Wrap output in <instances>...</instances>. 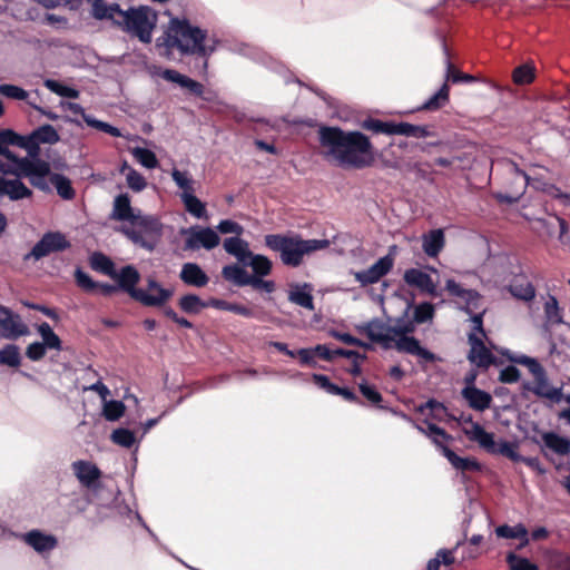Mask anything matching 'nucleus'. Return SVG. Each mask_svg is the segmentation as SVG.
Here are the masks:
<instances>
[{"label":"nucleus","mask_w":570,"mask_h":570,"mask_svg":"<svg viewBox=\"0 0 570 570\" xmlns=\"http://www.w3.org/2000/svg\"><path fill=\"white\" fill-rule=\"evenodd\" d=\"M393 135L425 138L430 136V131L425 126H417L409 122H393Z\"/></svg>","instance_id":"nucleus-39"},{"label":"nucleus","mask_w":570,"mask_h":570,"mask_svg":"<svg viewBox=\"0 0 570 570\" xmlns=\"http://www.w3.org/2000/svg\"><path fill=\"white\" fill-rule=\"evenodd\" d=\"M243 266H248L253 269L254 274L252 276H267L273 268V264L268 257L254 253H252Z\"/></svg>","instance_id":"nucleus-36"},{"label":"nucleus","mask_w":570,"mask_h":570,"mask_svg":"<svg viewBox=\"0 0 570 570\" xmlns=\"http://www.w3.org/2000/svg\"><path fill=\"white\" fill-rule=\"evenodd\" d=\"M265 245L279 254L284 265L297 267L303 263L305 255L327 248L330 240L303 239L298 235L269 234L265 236Z\"/></svg>","instance_id":"nucleus-5"},{"label":"nucleus","mask_w":570,"mask_h":570,"mask_svg":"<svg viewBox=\"0 0 570 570\" xmlns=\"http://www.w3.org/2000/svg\"><path fill=\"white\" fill-rule=\"evenodd\" d=\"M512 77L517 85H527L534 79V70L529 65H522L514 69Z\"/></svg>","instance_id":"nucleus-61"},{"label":"nucleus","mask_w":570,"mask_h":570,"mask_svg":"<svg viewBox=\"0 0 570 570\" xmlns=\"http://www.w3.org/2000/svg\"><path fill=\"white\" fill-rule=\"evenodd\" d=\"M38 333L40 334L42 338V344H45L46 348L61 351V340L59 336L53 332L51 326L48 323H41L38 326Z\"/></svg>","instance_id":"nucleus-44"},{"label":"nucleus","mask_w":570,"mask_h":570,"mask_svg":"<svg viewBox=\"0 0 570 570\" xmlns=\"http://www.w3.org/2000/svg\"><path fill=\"white\" fill-rule=\"evenodd\" d=\"M223 247L227 254L234 256L237 259V262L242 265L245 264L247 258L253 253L249 249L248 242L238 236L225 238L224 243H223Z\"/></svg>","instance_id":"nucleus-27"},{"label":"nucleus","mask_w":570,"mask_h":570,"mask_svg":"<svg viewBox=\"0 0 570 570\" xmlns=\"http://www.w3.org/2000/svg\"><path fill=\"white\" fill-rule=\"evenodd\" d=\"M92 14L100 20H111L145 43L151 41L153 30L157 23L156 12L145 6L121 10L116 3L108 4L104 0H94Z\"/></svg>","instance_id":"nucleus-4"},{"label":"nucleus","mask_w":570,"mask_h":570,"mask_svg":"<svg viewBox=\"0 0 570 570\" xmlns=\"http://www.w3.org/2000/svg\"><path fill=\"white\" fill-rule=\"evenodd\" d=\"M209 305L213 306L214 308L222 309V311H228V312H232V313L245 316V317L254 316V313L250 308H248L244 305L230 303V302H227L224 299H213L209 303Z\"/></svg>","instance_id":"nucleus-50"},{"label":"nucleus","mask_w":570,"mask_h":570,"mask_svg":"<svg viewBox=\"0 0 570 570\" xmlns=\"http://www.w3.org/2000/svg\"><path fill=\"white\" fill-rule=\"evenodd\" d=\"M485 451L492 454H501L514 462H521L523 459V456L519 454V452L517 451V445L508 441L495 443V441L493 440V448L491 450Z\"/></svg>","instance_id":"nucleus-45"},{"label":"nucleus","mask_w":570,"mask_h":570,"mask_svg":"<svg viewBox=\"0 0 570 570\" xmlns=\"http://www.w3.org/2000/svg\"><path fill=\"white\" fill-rule=\"evenodd\" d=\"M0 95L12 100L24 101L29 106L30 101H35V99L31 98V94L29 91L11 83L0 85Z\"/></svg>","instance_id":"nucleus-43"},{"label":"nucleus","mask_w":570,"mask_h":570,"mask_svg":"<svg viewBox=\"0 0 570 570\" xmlns=\"http://www.w3.org/2000/svg\"><path fill=\"white\" fill-rule=\"evenodd\" d=\"M362 128L375 134L393 135V121H382L379 119L368 118L362 122Z\"/></svg>","instance_id":"nucleus-58"},{"label":"nucleus","mask_w":570,"mask_h":570,"mask_svg":"<svg viewBox=\"0 0 570 570\" xmlns=\"http://www.w3.org/2000/svg\"><path fill=\"white\" fill-rule=\"evenodd\" d=\"M46 88H48L51 92L66 98L77 99L80 96L79 90L72 87L65 86L57 80L46 79L43 81Z\"/></svg>","instance_id":"nucleus-51"},{"label":"nucleus","mask_w":570,"mask_h":570,"mask_svg":"<svg viewBox=\"0 0 570 570\" xmlns=\"http://www.w3.org/2000/svg\"><path fill=\"white\" fill-rule=\"evenodd\" d=\"M118 284L119 289L126 292L131 298H136V295L140 294V288H137V284L140 281V274L132 265H127L115 271L111 277Z\"/></svg>","instance_id":"nucleus-17"},{"label":"nucleus","mask_w":570,"mask_h":570,"mask_svg":"<svg viewBox=\"0 0 570 570\" xmlns=\"http://www.w3.org/2000/svg\"><path fill=\"white\" fill-rule=\"evenodd\" d=\"M445 289L449 292L451 296H454L460 299V308L463 309L469 315L485 309L482 306V297L476 291L465 289L461 286V284L456 283L452 278L446 279Z\"/></svg>","instance_id":"nucleus-10"},{"label":"nucleus","mask_w":570,"mask_h":570,"mask_svg":"<svg viewBox=\"0 0 570 570\" xmlns=\"http://www.w3.org/2000/svg\"><path fill=\"white\" fill-rule=\"evenodd\" d=\"M403 278H404V282L410 286L417 287L422 292H425L430 295L436 294V286L434 284L432 277L428 273H425L421 269H417V268L406 269Z\"/></svg>","instance_id":"nucleus-23"},{"label":"nucleus","mask_w":570,"mask_h":570,"mask_svg":"<svg viewBox=\"0 0 570 570\" xmlns=\"http://www.w3.org/2000/svg\"><path fill=\"white\" fill-rule=\"evenodd\" d=\"M50 183L62 199L69 200L75 197V190L71 186V181L66 176L60 174H52L50 176Z\"/></svg>","instance_id":"nucleus-42"},{"label":"nucleus","mask_w":570,"mask_h":570,"mask_svg":"<svg viewBox=\"0 0 570 570\" xmlns=\"http://www.w3.org/2000/svg\"><path fill=\"white\" fill-rule=\"evenodd\" d=\"M495 533L499 538L505 539H520L522 540V546L528 544V530L522 524H517L514 527L510 525H500L495 529Z\"/></svg>","instance_id":"nucleus-40"},{"label":"nucleus","mask_w":570,"mask_h":570,"mask_svg":"<svg viewBox=\"0 0 570 570\" xmlns=\"http://www.w3.org/2000/svg\"><path fill=\"white\" fill-rule=\"evenodd\" d=\"M463 399L469 406L475 411L483 412L490 407L492 396L490 393L475 387L474 385H465L461 392Z\"/></svg>","instance_id":"nucleus-24"},{"label":"nucleus","mask_w":570,"mask_h":570,"mask_svg":"<svg viewBox=\"0 0 570 570\" xmlns=\"http://www.w3.org/2000/svg\"><path fill=\"white\" fill-rule=\"evenodd\" d=\"M544 327L547 330L563 323V317L554 296H549L548 301L544 303Z\"/></svg>","instance_id":"nucleus-37"},{"label":"nucleus","mask_w":570,"mask_h":570,"mask_svg":"<svg viewBox=\"0 0 570 570\" xmlns=\"http://www.w3.org/2000/svg\"><path fill=\"white\" fill-rule=\"evenodd\" d=\"M171 178L175 181V184L177 185V187L181 190L180 194L195 193L194 180L187 171L173 169Z\"/></svg>","instance_id":"nucleus-55"},{"label":"nucleus","mask_w":570,"mask_h":570,"mask_svg":"<svg viewBox=\"0 0 570 570\" xmlns=\"http://www.w3.org/2000/svg\"><path fill=\"white\" fill-rule=\"evenodd\" d=\"M140 213V209L131 207L128 194H120L114 199L112 219L129 224Z\"/></svg>","instance_id":"nucleus-22"},{"label":"nucleus","mask_w":570,"mask_h":570,"mask_svg":"<svg viewBox=\"0 0 570 570\" xmlns=\"http://www.w3.org/2000/svg\"><path fill=\"white\" fill-rule=\"evenodd\" d=\"M381 160L385 167L401 169L405 166L403 158L399 155L394 144H390L381 151Z\"/></svg>","instance_id":"nucleus-46"},{"label":"nucleus","mask_w":570,"mask_h":570,"mask_svg":"<svg viewBox=\"0 0 570 570\" xmlns=\"http://www.w3.org/2000/svg\"><path fill=\"white\" fill-rule=\"evenodd\" d=\"M52 174L50 173V165L40 159H33L30 160L29 164H27L26 171L23 174V177H28L32 186L36 188L42 190V191H50L51 190V183H50V176Z\"/></svg>","instance_id":"nucleus-14"},{"label":"nucleus","mask_w":570,"mask_h":570,"mask_svg":"<svg viewBox=\"0 0 570 570\" xmlns=\"http://www.w3.org/2000/svg\"><path fill=\"white\" fill-rule=\"evenodd\" d=\"M59 107L62 110H69L73 115L81 116L83 118V121L89 127H92L95 129L104 131V132H106V134H108V135H110L112 137H121L122 136L121 131L117 127H115V126H112V125H110L108 122L98 120V119H96L95 117H92L90 115H87L85 112L83 107L81 105H79V104L61 100L59 102Z\"/></svg>","instance_id":"nucleus-15"},{"label":"nucleus","mask_w":570,"mask_h":570,"mask_svg":"<svg viewBox=\"0 0 570 570\" xmlns=\"http://www.w3.org/2000/svg\"><path fill=\"white\" fill-rule=\"evenodd\" d=\"M445 244L442 229H433L422 235V248L429 257H436Z\"/></svg>","instance_id":"nucleus-29"},{"label":"nucleus","mask_w":570,"mask_h":570,"mask_svg":"<svg viewBox=\"0 0 570 570\" xmlns=\"http://www.w3.org/2000/svg\"><path fill=\"white\" fill-rule=\"evenodd\" d=\"M75 279L77 285L87 293H94L98 289L99 283L95 282L87 273L80 268L76 269Z\"/></svg>","instance_id":"nucleus-59"},{"label":"nucleus","mask_w":570,"mask_h":570,"mask_svg":"<svg viewBox=\"0 0 570 570\" xmlns=\"http://www.w3.org/2000/svg\"><path fill=\"white\" fill-rule=\"evenodd\" d=\"M462 432L470 441L478 443L483 450H491L493 448L494 435L487 432L478 422L463 426Z\"/></svg>","instance_id":"nucleus-28"},{"label":"nucleus","mask_w":570,"mask_h":570,"mask_svg":"<svg viewBox=\"0 0 570 570\" xmlns=\"http://www.w3.org/2000/svg\"><path fill=\"white\" fill-rule=\"evenodd\" d=\"M179 197L184 204L185 210L197 219H208V213L206 204L203 203L198 197L191 194H179Z\"/></svg>","instance_id":"nucleus-32"},{"label":"nucleus","mask_w":570,"mask_h":570,"mask_svg":"<svg viewBox=\"0 0 570 570\" xmlns=\"http://www.w3.org/2000/svg\"><path fill=\"white\" fill-rule=\"evenodd\" d=\"M512 168L513 170L520 175L524 183H523V189L528 186V185H532L533 187H535L537 189H542L544 190L546 187H547V184L542 181V177L539 175V174H533V175H529L527 174L525 171L521 170L517 164L512 163Z\"/></svg>","instance_id":"nucleus-60"},{"label":"nucleus","mask_w":570,"mask_h":570,"mask_svg":"<svg viewBox=\"0 0 570 570\" xmlns=\"http://www.w3.org/2000/svg\"><path fill=\"white\" fill-rule=\"evenodd\" d=\"M434 313H435V309H434L433 304H431L429 302L420 303L414 307L413 321H411V322L413 323V325L415 323L416 324L426 323V322L433 320Z\"/></svg>","instance_id":"nucleus-53"},{"label":"nucleus","mask_w":570,"mask_h":570,"mask_svg":"<svg viewBox=\"0 0 570 570\" xmlns=\"http://www.w3.org/2000/svg\"><path fill=\"white\" fill-rule=\"evenodd\" d=\"M72 472L79 483L87 489H96L99 479L101 478V471L99 468L86 460H77L71 464Z\"/></svg>","instance_id":"nucleus-16"},{"label":"nucleus","mask_w":570,"mask_h":570,"mask_svg":"<svg viewBox=\"0 0 570 570\" xmlns=\"http://www.w3.org/2000/svg\"><path fill=\"white\" fill-rule=\"evenodd\" d=\"M29 333L28 326L18 314L9 308L0 306V337L16 340Z\"/></svg>","instance_id":"nucleus-12"},{"label":"nucleus","mask_w":570,"mask_h":570,"mask_svg":"<svg viewBox=\"0 0 570 570\" xmlns=\"http://www.w3.org/2000/svg\"><path fill=\"white\" fill-rule=\"evenodd\" d=\"M449 101V87L444 83L432 97L422 106V109L438 110Z\"/></svg>","instance_id":"nucleus-52"},{"label":"nucleus","mask_w":570,"mask_h":570,"mask_svg":"<svg viewBox=\"0 0 570 570\" xmlns=\"http://www.w3.org/2000/svg\"><path fill=\"white\" fill-rule=\"evenodd\" d=\"M126 181L128 187L137 193L144 190L147 186L145 177L136 169H130L129 173L126 174Z\"/></svg>","instance_id":"nucleus-63"},{"label":"nucleus","mask_w":570,"mask_h":570,"mask_svg":"<svg viewBox=\"0 0 570 570\" xmlns=\"http://www.w3.org/2000/svg\"><path fill=\"white\" fill-rule=\"evenodd\" d=\"M90 266L92 269L100 272L109 277H112L116 271L112 261L101 253H94L91 255Z\"/></svg>","instance_id":"nucleus-47"},{"label":"nucleus","mask_w":570,"mask_h":570,"mask_svg":"<svg viewBox=\"0 0 570 570\" xmlns=\"http://www.w3.org/2000/svg\"><path fill=\"white\" fill-rule=\"evenodd\" d=\"M544 445L559 455H566L570 452V441L557 433L548 432L542 435Z\"/></svg>","instance_id":"nucleus-35"},{"label":"nucleus","mask_w":570,"mask_h":570,"mask_svg":"<svg viewBox=\"0 0 570 570\" xmlns=\"http://www.w3.org/2000/svg\"><path fill=\"white\" fill-rule=\"evenodd\" d=\"M317 134L320 153L326 161L348 169H363L373 164V146L363 132L322 126Z\"/></svg>","instance_id":"nucleus-1"},{"label":"nucleus","mask_w":570,"mask_h":570,"mask_svg":"<svg viewBox=\"0 0 570 570\" xmlns=\"http://www.w3.org/2000/svg\"><path fill=\"white\" fill-rule=\"evenodd\" d=\"M180 234L184 236L185 250H212L216 248L220 243L218 233L212 227L194 225L181 229Z\"/></svg>","instance_id":"nucleus-8"},{"label":"nucleus","mask_w":570,"mask_h":570,"mask_svg":"<svg viewBox=\"0 0 570 570\" xmlns=\"http://www.w3.org/2000/svg\"><path fill=\"white\" fill-rule=\"evenodd\" d=\"M412 322L402 318L396 320L394 325L381 320H372L361 327V331L372 341L379 343L385 350L395 347L399 352L407 353L419 357L420 362L433 363L436 355L421 346L414 336H407L414 331Z\"/></svg>","instance_id":"nucleus-3"},{"label":"nucleus","mask_w":570,"mask_h":570,"mask_svg":"<svg viewBox=\"0 0 570 570\" xmlns=\"http://www.w3.org/2000/svg\"><path fill=\"white\" fill-rule=\"evenodd\" d=\"M537 223L540 225L542 233H544L548 237L558 236V239L561 244H569L570 239L568 237V224L563 218L559 216H552L550 218H540L537 220Z\"/></svg>","instance_id":"nucleus-19"},{"label":"nucleus","mask_w":570,"mask_h":570,"mask_svg":"<svg viewBox=\"0 0 570 570\" xmlns=\"http://www.w3.org/2000/svg\"><path fill=\"white\" fill-rule=\"evenodd\" d=\"M179 277L186 285L204 287L208 284L209 277L196 263H185L181 266Z\"/></svg>","instance_id":"nucleus-26"},{"label":"nucleus","mask_w":570,"mask_h":570,"mask_svg":"<svg viewBox=\"0 0 570 570\" xmlns=\"http://www.w3.org/2000/svg\"><path fill=\"white\" fill-rule=\"evenodd\" d=\"M313 286L308 283H294L289 285L288 301L299 307L314 311Z\"/></svg>","instance_id":"nucleus-21"},{"label":"nucleus","mask_w":570,"mask_h":570,"mask_svg":"<svg viewBox=\"0 0 570 570\" xmlns=\"http://www.w3.org/2000/svg\"><path fill=\"white\" fill-rule=\"evenodd\" d=\"M469 343L471 348L468 357L471 363L475 364L479 367H488L493 363L494 357L484 345L481 336H479L474 332L470 333Z\"/></svg>","instance_id":"nucleus-18"},{"label":"nucleus","mask_w":570,"mask_h":570,"mask_svg":"<svg viewBox=\"0 0 570 570\" xmlns=\"http://www.w3.org/2000/svg\"><path fill=\"white\" fill-rule=\"evenodd\" d=\"M126 406L121 401H105L102 414L107 421H117L125 413Z\"/></svg>","instance_id":"nucleus-54"},{"label":"nucleus","mask_w":570,"mask_h":570,"mask_svg":"<svg viewBox=\"0 0 570 570\" xmlns=\"http://www.w3.org/2000/svg\"><path fill=\"white\" fill-rule=\"evenodd\" d=\"M160 76L167 81L175 82L183 88H187L189 91L197 96L203 94L204 87L202 83L193 80L191 78H188L185 75H181L174 69H165Z\"/></svg>","instance_id":"nucleus-30"},{"label":"nucleus","mask_w":570,"mask_h":570,"mask_svg":"<svg viewBox=\"0 0 570 570\" xmlns=\"http://www.w3.org/2000/svg\"><path fill=\"white\" fill-rule=\"evenodd\" d=\"M442 454L448 459L451 465L458 471H480L481 464L473 458H461L446 445H442Z\"/></svg>","instance_id":"nucleus-31"},{"label":"nucleus","mask_w":570,"mask_h":570,"mask_svg":"<svg viewBox=\"0 0 570 570\" xmlns=\"http://www.w3.org/2000/svg\"><path fill=\"white\" fill-rule=\"evenodd\" d=\"M130 154L135 160L147 169H155L159 163L154 151L142 147H134L130 149Z\"/></svg>","instance_id":"nucleus-41"},{"label":"nucleus","mask_w":570,"mask_h":570,"mask_svg":"<svg viewBox=\"0 0 570 570\" xmlns=\"http://www.w3.org/2000/svg\"><path fill=\"white\" fill-rule=\"evenodd\" d=\"M507 561L511 570H538V567L529 559L519 557L514 553H509Z\"/></svg>","instance_id":"nucleus-62"},{"label":"nucleus","mask_w":570,"mask_h":570,"mask_svg":"<svg viewBox=\"0 0 570 570\" xmlns=\"http://www.w3.org/2000/svg\"><path fill=\"white\" fill-rule=\"evenodd\" d=\"M508 357L511 362L525 366L532 374L533 381L523 383L524 390L553 402H560L563 399L561 389L550 384L546 370L537 358L523 354Z\"/></svg>","instance_id":"nucleus-7"},{"label":"nucleus","mask_w":570,"mask_h":570,"mask_svg":"<svg viewBox=\"0 0 570 570\" xmlns=\"http://www.w3.org/2000/svg\"><path fill=\"white\" fill-rule=\"evenodd\" d=\"M29 139L37 145H53L59 141L60 137L58 131L51 125H42L31 132Z\"/></svg>","instance_id":"nucleus-38"},{"label":"nucleus","mask_w":570,"mask_h":570,"mask_svg":"<svg viewBox=\"0 0 570 570\" xmlns=\"http://www.w3.org/2000/svg\"><path fill=\"white\" fill-rule=\"evenodd\" d=\"M110 439L115 444L126 449L131 448L136 442V436L134 432L124 428L116 429L111 433Z\"/></svg>","instance_id":"nucleus-56"},{"label":"nucleus","mask_w":570,"mask_h":570,"mask_svg":"<svg viewBox=\"0 0 570 570\" xmlns=\"http://www.w3.org/2000/svg\"><path fill=\"white\" fill-rule=\"evenodd\" d=\"M21 363L20 350L14 344H8L0 350V364L18 367Z\"/></svg>","instance_id":"nucleus-49"},{"label":"nucleus","mask_w":570,"mask_h":570,"mask_svg":"<svg viewBox=\"0 0 570 570\" xmlns=\"http://www.w3.org/2000/svg\"><path fill=\"white\" fill-rule=\"evenodd\" d=\"M173 296V291L163 287L154 278H148L147 287L140 288V294L136 295L135 301L145 306H161Z\"/></svg>","instance_id":"nucleus-13"},{"label":"nucleus","mask_w":570,"mask_h":570,"mask_svg":"<svg viewBox=\"0 0 570 570\" xmlns=\"http://www.w3.org/2000/svg\"><path fill=\"white\" fill-rule=\"evenodd\" d=\"M0 140L6 145L23 147L26 145L24 137L18 135L11 129L0 130Z\"/></svg>","instance_id":"nucleus-64"},{"label":"nucleus","mask_w":570,"mask_h":570,"mask_svg":"<svg viewBox=\"0 0 570 570\" xmlns=\"http://www.w3.org/2000/svg\"><path fill=\"white\" fill-rule=\"evenodd\" d=\"M509 291L514 297L527 302L535 296V289L528 281H515L510 285Z\"/></svg>","instance_id":"nucleus-48"},{"label":"nucleus","mask_w":570,"mask_h":570,"mask_svg":"<svg viewBox=\"0 0 570 570\" xmlns=\"http://www.w3.org/2000/svg\"><path fill=\"white\" fill-rule=\"evenodd\" d=\"M393 266L394 257L387 254L376 261L367 269L353 272V276L355 281L364 287L377 283L383 276L391 272Z\"/></svg>","instance_id":"nucleus-11"},{"label":"nucleus","mask_w":570,"mask_h":570,"mask_svg":"<svg viewBox=\"0 0 570 570\" xmlns=\"http://www.w3.org/2000/svg\"><path fill=\"white\" fill-rule=\"evenodd\" d=\"M30 160L27 158L19 159L11 154L0 158V175L2 179L12 177H23L27 164Z\"/></svg>","instance_id":"nucleus-25"},{"label":"nucleus","mask_w":570,"mask_h":570,"mask_svg":"<svg viewBox=\"0 0 570 570\" xmlns=\"http://www.w3.org/2000/svg\"><path fill=\"white\" fill-rule=\"evenodd\" d=\"M119 230L136 246L153 252L163 235V224L158 217L140 213Z\"/></svg>","instance_id":"nucleus-6"},{"label":"nucleus","mask_w":570,"mask_h":570,"mask_svg":"<svg viewBox=\"0 0 570 570\" xmlns=\"http://www.w3.org/2000/svg\"><path fill=\"white\" fill-rule=\"evenodd\" d=\"M218 41L214 36H208L206 30L193 26L186 19L174 18L169 21L164 35L157 39L158 53L170 59L175 50L180 55L209 57Z\"/></svg>","instance_id":"nucleus-2"},{"label":"nucleus","mask_w":570,"mask_h":570,"mask_svg":"<svg viewBox=\"0 0 570 570\" xmlns=\"http://www.w3.org/2000/svg\"><path fill=\"white\" fill-rule=\"evenodd\" d=\"M414 428L422 434L431 439V441L442 451L443 442L451 439V436L441 428L433 423L425 422L424 425L414 424Z\"/></svg>","instance_id":"nucleus-34"},{"label":"nucleus","mask_w":570,"mask_h":570,"mask_svg":"<svg viewBox=\"0 0 570 570\" xmlns=\"http://www.w3.org/2000/svg\"><path fill=\"white\" fill-rule=\"evenodd\" d=\"M22 540L38 553H46L57 547V538L40 530H31L21 535Z\"/></svg>","instance_id":"nucleus-20"},{"label":"nucleus","mask_w":570,"mask_h":570,"mask_svg":"<svg viewBox=\"0 0 570 570\" xmlns=\"http://www.w3.org/2000/svg\"><path fill=\"white\" fill-rule=\"evenodd\" d=\"M70 247V242L60 232H48L35 244L32 249L24 255L23 259L39 261L52 253L62 252Z\"/></svg>","instance_id":"nucleus-9"},{"label":"nucleus","mask_w":570,"mask_h":570,"mask_svg":"<svg viewBox=\"0 0 570 570\" xmlns=\"http://www.w3.org/2000/svg\"><path fill=\"white\" fill-rule=\"evenodd\" d=\"M245 267L239 263L226 265L222 269V276L236 286H247L250 274L246 272Z\"/></svg>","instance_id":"nucleus-33"},{"label":"nucleus","mask_w":570,"mask_h":570,"mask_svg":"<svg viewBox=\"0 0 570 570\" xmlns=\"http://www.w3.org/2000/svg\"><path fill=\"white\" fill-rule=\"evenodd\" d=\"M180 308L189 314H197L202 308L206 307L207 304L195 294H188L179 299Z\"/></svg>","instance_id":"nucleus-57"}]
</instances>
